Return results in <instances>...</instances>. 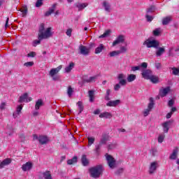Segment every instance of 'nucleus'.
<instances>
[{"instance_id": "1", "label": "nucleus", "mask_w": 179, "mask_h": 179, "mask_svg": "<svg viewBox=\"0 0 179 179\" xmlns=\"http://www.w3.org/2000/svg\"><path fill=\"white\" fill-rule=\"evenodd\" d=\"M52 28L48 27L45 29L44 27V24H41L39 29H38V39L34 40L32 43L33 47H37L38 44L41 43V40H47V38H50L52 37V31H51Z\"/></svg>"}, {"instance_id": "2", "label": "nucleus", "mask_w": 179, "mask_h": 179, "mask_svg": "<svg viewBox=\"0 0 179 179\" xmlns=\"http://www.w3.org/2000/svg\"><path fill=\"white\" fill-rule=\"evenodd\" d=\"M90 173L92 178H99L103 173V166L97 165L96 166L92 167L90 169Z\"/></svg>"}, {"instance_id": "3", "label": "nucleus", "mask_w": 179, "mask_h": 179, "mask_svg": "<svg viewBox=\"0 0 179 179\" xmlns=\"http://www.w3.org/2000/svg\"><path fill=\"white\" fill-rule=\"evenodd\" d=\"M117 79L119 83L114 86V90H115V92H118V90L121 89V86H127V80H125V75L124 73H120L117 76Z\"/></svg>"}, {"instance_id": "4", "label": "nucleus", "mask_w": 179, "mask_h": 179, "mask_svg": "<svg viewBox=\"0 0 179 179\" xmlns=\"http://www.w3.org/2000/svg\"><path fill=\"white\" fill-rule=\"evenodd\" d=\"M143 45H146L147 48H159L160 42L157 40L147 39L143 42Z\"/></svg>"}, {"instance_id": "5", "label": "nucleus", "mask_w": 179, "mask_h": 179, "mask_svg": "<svg viewBox=\"0 0 179 179\" xmlns=\"http://www.w3.org/2000/svg\"><path fill=\"white\" fill-rule=\"evenodd\" d=\"M105 157L106 159L108 167L112 169H114L117 167V161L115 160V159H114V157H113V156L108 154H106Z\"/></svg>"}, {"instance_id": "6", "label": "nucleus", "mask_w": 179, "mask_h": 179, "mask_svg": "<svg viewBox=\"0 0 179 179\" xmlns=\"http://www.w3.org/2000/svg\"><path fill=\"white\" fill-rule=\"evenodd\" d=\"M155 106V99L152 97L150 98V103H148V108L145 109L143 112L144 117H148L149 115V113L152 111V109Z\"/></svg>"}, {"instance_id": "7", "label": "nucleus", "mask_w": 179, "mask_h": 179, "mask_svg": "<svg viewBox=\"0 0 179 179\" xmlns=\"http://www.w3.org/2000/svg\"><path fill=\"white\" fill-rule=\"evenodd\" d=\"M159 167V162H152L150 164L149 167V173L150 174H154V173H156V171L157 170V168Z\"/></svg>"}, {"instance_id": "8", "label": "nucleus", "mask_w": 179, "mask_h": 179, "mask_svg": "<svg viewBox=\"0 0 179 179\" xmlns=\"http://www.w3.org/2000/svg\"><path fill=\"white\" fill-rule=\"evenodd\" d=\"M152 75H153L152 70L150 69L142 70L141 76L142 78H143V79H146L147 80H149V78L151 77Z\"/></svg>"}, {"instance_id": "9", "label": "nucleus", "mask_w": 179, "mask_h": 179, "mask_svg": "<svg viewBox=\"0 0 179 179\" xmlns=\"http://www.w3.org/2000/svg\"><path fill=\"white\" fill-rule=\"evenodd\" d=\"M173 122H174L173 120H169L162 124L163 131L165 134H167L169 132L170 127H171V124H173Z\"/></svg>"}, {"instance_id": "10", "label": "nucleus", "mask_w": 179, "mask_h": 179, "mask_svg": "<svg viewBox=\"0 0 179 179\" xmlns=\"http://www.w3.org/2000/svg\"><path fill=\"white\" fill-rule=\"evenodd\" d=\"M79 51L82 55L87 56L90 54V49L83 45L79 46Z\"/></svg>"}, {"instance_id": "11", "label": "nucleus", "mask_w": 179, "mask_h": 179, "mask_svg": "<svg viewBox=\"0 0 179 179\" xmlns=\"http://www.w3.org/2000/svg\"><path fill=\"white\" fill-rule=\"evenodd\" d=\"M62 69V65H59L57 68L52 69L49 72L50 76L51 78H54V76H55V75H57V73H58L59 71H61Z\"/></svg>"}, {"instance_id": "12", "label": "nucleus", "mask_w": 179, "mask_h": 179, "mask_svg": "<svg viewBox=\"0 0 179 179\" xmlns=\"http://www.w3.org/2000/svg\"><path fill=\"white\" fill-rule=\"evenodd\" d=\"M170 87H166L165 88H162L159 90V96L160 97H166L169 93H170Z\"/></svg>"}, {"instance_id": "13", "label": "nucleus", "mask_w": 179, "mask_h": 179, "mask_svg": "<svg viewBox=\"0 0 179 179\" xmlns=\"http://www.w3.org/2000/svg\"><path fill=\"white\" fill-rule=\"evenodd\" d=\"M38 141L41 145H47V143L50 141L47 136H39Z\"/></svg>"}, {"instance_id": "14", "label": "nucleus", "mask_w": 179, "mask_h": 179, "mask_svg": "<svg viewBox=\"0 0 179 179\" xmlns=\"http://www.w3.org/2000/svg\"><path fill=\"white\" fill-rule=\"evenodd\" d=\"M33 168V163L31 162H26L22 166V171H29Z\"/></svg>"}, {"instance_id": "15", "label": "nucleus", "mask_w": 179, "mask_h": 179, "mask_svg": "<svg viewBox=\"0 0 179 179\" xmlns=\"http://www.w3.org/2000/svg\"><path fill=\"white\" fill-rule=\"evenodd\" d=\"M124 41H125V36L124 35H120L113 43V47H115L117 44H120V43H124Z\"/></svg>"}, {"instance_id": "16", "label": "nucleus", "mask_w": 179, "mask_h": 179, "mask_svg": "<svg viewBox=\"0 0 179 179\" xmlns=\"http://www.w3.org/2000/svg\"><path fill=\"white\" fill-rule=\"evenodd\" d=\"M121 103V101L120 99H117L115 101H109L107 103L106 106L107 107H117L118 104Z\"/></svg>"}, {"instance_id": "17", "label": "nucleus", "mask_w": 179, "mask_h": 179, "mask_svg": "<svg viewBox=\"0 0 179 179\" xmlns=\"http://www.w3.org/2000/svg\"><path fill=\"white\" fill-rule=\"evenodd\" d=\"M87 5H89L87 3H82L77 2L74 4V6H76V8H78V10L80 11L83 10V9H85V8L87 6Z\"/></svg>"}, {"instance_id": "18", "label": "nucleus", "mask_w": 179, "mask_h": 179, "mask_svg": "<svg viewBox=\"0 0 179 179\" xmlns=\"http://www.w3.org/2000/svg\"><path fill=\"white\" fill-rule=\"evenodd\" d=\"M178 156V148H176L173 150L172 154L170 155L169 159L171 160H176Z\"/></svg>"}, {"instance_id": "19", "label": "nucleus", "mask_w": 179, "mask_h": 179, "mask_svg": "<svg viewBox=\"0 0 179 179\" xmlns=\"http://www.w3.org/2000/svg\"><path fill=\"white\" fill-rule=\"evenodd\" d=\"M157 50L156 51L157 57H162L164 52H166V48L164 47L157 48Z\"/></svg>"}, {"instance_id": "20", "label": "nucleus", "mask_w": 179, "mask_h": 179, "mask_svg": "<svg viewBox=\"0 0 179 179\" xmlns=\"http://www.w3.org/2000/svg\"><path fill=\"white\" fill-rule=\"evenodd\" d=\"M99 118L110 119V118H113V114L108 112H103L99 114Z\"/></svg>"}, {"instance_id": "21", "label": "nucleus", "mask_w": 179, "mask_h": 179, "mask_svg": "<svg viewBox=\"0 0 179 179\" xmlns=\"http://www.w3.org/2000/svg\"><path fill=\"white\" fill-rule=\"evenodd\" d=\"M136 80V75H135V74H129V75H127V78L126 80L129 83H131L134 82Z\"/></svg>"}, {"instance_id": "22", "label": "nucleus", "mask_w": 179, "mask_h": 179, "mask_svg": "<svg viewBox=\"0 0 179 179\" xmlns=\"http://www.w3.org/2000/svg\"><path fill=\"white\" fill-rule=\"evenodd\" d=\"M55 8H57V4H53L49 10L45 13V16H50L52 13H54L55 11Z\"/></svg>"}, {"instance_id": "23", "label": "nucleus", "mask_w": 179, "mask_h": 179, "mask_svg": "<svg viewBox=\"0 0 179 179\" xmlns=\"http://www.w3.org/2000/svg\"><path fill=\"white\" fill-rule=\"evenodd\" d=\"M55 8H57V4H53L49 10L45 13V16H50L52 13H54L55 11Z\"/></svg>"}, {"instance_id": "24", "label": "nucleus", "mask_w": 179, "mask_h": 179, "mask_svg": "<svg viewBox=\"0 0 179 179\" xmlns=\"http://www.w3.org/2000/svg\"><path fill=\"white\" fill-rule=\"evenodd\" d=\"M75 66V63L73 62H71L69 64V66H67L65 69H64V72L66 73H69V72H71V71H72L73 68H74Z\"/></svg>"}, {"instance_id": "25", "label": "nucleus", "mask_w": 179, "mask_h": 179, "mask_svg": "<svg viewBox=\"0 0 179 179\" xmlns=\"http://www.w3.org/2000/svg\"><path fill=\"white\" fill-rule=\"evenodd\" d=\"M44 105V102H43V99H38L35 104V110H40V107Z\"/></svg>"}, {"instance_id": "26", "label": "nucleus", "mask_w": 179, "mask_h": 179, "mask_svg": "<svg viewBox=\"0 0 179 179\" xmlns=\"http://www.w3.org/2000/svg\"><path fill=\"white\" fill-rule=\"evenodd\" d=\"M104 50V45L102 43L99 44L97 48L95 49V54H100V52H103V50Z\"/></svg>"}, {"instance_id": "27", "label": "nucleus", "mask_w": 179, "mask_h": 179, "mask_svg": "<svg viewBox=\"0 0 179 179\" xmlns=\"http://www.w3.org/2000/svg\"><path fill=\"white\" fill-rule=\"evenodd\" d=\"M162 28H157L152 31V34L155 37H159L162 34Z\"/></svg>"}, {"instance_id": "28", "label": "nucleus", "mask_w": 179, "mask_h": 179, "mask_svg": "<svg viewBox=\"0 0 179 179\" xmlns=\"http://www.w3.org/2000/svg\"><path fill=\"white\" fill-rule=\"evenodd\" d=\"M148 80H150L152 83H159V77L153 76L152 74L151 77L149 78Z\"/></svg>"}, {"instance_id": "29", "label": "nucleus", "mask_w": 179, "mask_h": 179, "mask_svg": "<svg viewBox=\"0 0 179 179\" xmlns=\"http://www.w3.org/2000/svg\"><path fill=\"white\" fill-rule=\"evenodd\" d=\"M28 94L27 93H24L23 95L20 96L19 103H24V101H27Z\"/></svg>"}, {"instance_id": "30", "label": "nucleus", "mask_w": 179, "mask_h": 179, "mask_svg": "<svg viewBox=\"0 0 179 179\" xmlns=\"http://www.w3.org/2000/svg\"><path fill=\"white\" fill-rule=\"evenodd\" d=\"M43 177L45 179H52V176H51V173L50 172V171H47L43 173Z\"/></svg>"}, {"instance_id": "31", "label": "nucleus", "mask_w": 179, "mask_h": 179, "mask_svg": "<svg viewBox=\"0 0 179 179\" xmlns=\"http://www.w3.org/2000/svg\"><path fill=\"white\" fill-rule=\"evenodd\" d=\"M88 94H89L90 103H93V101H94V91L90 90L88 92Z\"/></svg>"}, {"instance_id": "32", "label": "nucleus", "mask_w": 179, "mask_h": 179, "mask_svg": "<svg viewBox=\"0 0 179 179\" xmlns=\"http://www.w3.org/2000/svg\"><path fill=\"white\" fill-rule=\"evenodd\" d=\"M171 20V16L166 17L162 20V24L164 26H166L170 22Z\"/></svg>"}, {"instance_id": "33", "label": "nucleus", "mask_w": 179, "mask_h": 179, "mask_svg": "<svg viewBox=\"0 0 179 179\" xmlns=\"http://www.w3.org/2000/svg\"><path fill=\"white\" fill-rule=\"evenodd\" d=\"M107 141H108V136H107V135H103L101 138L99 143L101 145H106V143H107Z\"/></svg>"}, {"instance_id": "34", "label": "nucleus", "mask_w": 179, "mask_h": 179, "mask_svg": "<svg viewBox=\"0 0 179 179\" xmlns=\"http://www.w3.org/2000/svg\"><path fill=\"white\" fill-rule=\"evenodd\" d=\"M97 80V76L90 77V78L85 80V81L87 82V83H93L94 82H96Z\"/></svg>"}, {"instance_id": "35", "label": "nucleus", "mask_w": 179, "mask_h": 179, "mask_svg": "<svg viewBox=\"0 0 179 179\" xmlns=\"http://www.w3.org/2000/svg\"><path fill=\"white\" fill-rule=\"evenodd\" d=\"M77 106L78 107V110H79V113L78 114H80L82 113V111H83L85 107L83 106V103H82V101H78L77 103Z\"/></svg>"}, {"instance_id": "36", "label": "nucleus", "mask_w": 179, "mask_h": 179, "mask_svg": "<svg viewBox=\"0 0 179 179\" xmlns=\"http://www.w3.org/2000/svg\"><path fill=\"white\" fill-rule=\"evenodd\" d=\"M81 162L83 165L87 166L89 164V160H87V158L86 157V155H83L81 158Z\"/></svg>"}, {"instance_id": "37", "label": "nucleus", "mask_w": 179, "mask_h": 179, "mask_svg": "<svg viewBox=\"0 0 179 179\" xmlns=\"http://www.w3.org/2000/svg\"><path fill=\"white\" fill-rule=\"evenodd\" d=\"M78 162V157H73V159L67 161V164H75Z\"/></svg>"}, {"instance_id": "38", "label": "nucleus", "mask_w": 179, "mask_h": 179, "mask_svg": "<svg viewBox=\"0 0 179 179\" xmlns=\"http://www.w3.org/2000/svg\"><path fill=\"white\" fill-rule=\"evenodd\" d=\"M110 33H111V31L107 30L102 35L99 36V38H106L110 36Z\"/></svg>"}, {"instance_id": "39", "label": "nucleus", "mask_w": 179, "mask_h": 179, "mask_svg": "<svg viewBox=\"0 0 179 179\" xmlns=\"http://www.w3.org/2000/svg\"><path fill=\"white\" fill-rule=\"evenodd\" d=\"M101 146H103V145L101 144L100 143L95 146L94 152L96 155H99L100 153V150L101 149Z\"/></svg>"}, {"instance_id": "40", "label": "nucleus", "mask_w": 179, "mask_h": 179, "mask_svg": "<svg viewBox=\"0 0 179 179\" xmlns=\"http://www.w3.org/2000/svg\"><path fill=\"white\" fill-rule=\"evenodd\" d=\"M67 94L69 97H72V94H73V88H72L71 86L68 87Z\"/></svg>"}, {"instance_id": "41", "label": "nucleus", "mask_w": 179, "mask_h": 179, "mask_svg": "<svg viewBox=\"0 0 179 179\" xmlns=\"http://www.w3.org/2000/svg\"><path fill=\"white\" fill-rule=\"evenodd\" d=\"M88 139V146H91L94 143V141H96V138L93 136L92 137H87Z\"/></svg>"}, {"instance_id": "42", "label": "nucleus", "mask_w": 179, "mask_h": 179, "mask_svg": "<svg viewBox=\"0 0 179 179\" xmlns=\"http://www.w3.org/2000/svg\"><path fill=\"white\" fill-rule=\"evenodd\" d=\"M164 138H166V135H164V134H159L158 136L159 143H163V141H164Z\"/></svg>"}, {"instance_id": "43", "label": "nucleus", "mask_w": 179, "mask_h": 179, "mask_svg": "<svg viewBox=\"0 0 179 179\" xmlns=\"http://www.w3.org/2000/svg\"><path fill=\"white\" fill-rule=\"evenodd\" d=\"M103 6L105 8V10L106 12H110V6L108 3H107L106 1H104L103 3Z\"/></svg>"}, {"instance_id": "44", "label": "nucleus", "mask_w": 179, "mask_h": 179, "mask_svg": "<svg viewBox=\"0 0 179 179\" xmlns=\"http://www.w3.org/2000/svg\"><path fill=\"white\" fill-rule=\"evenodd\" d=\"M156 10V7L155 6H151L149 8L147 9V14L153 13Z\"/></svg>"}, {"instance_id": "45", "label": "nucleus", "mask_w": 179, "mask_h": 179, "mask_svg": "<svg viewBox=\"0 0 179 179\" xmlns=\"http://www.w3.org/2000/svg\"><path fill=\"white\" fill-rule=\"evenodd\" d=\"M110 57H117L120 55V52L118 50L112 51L109 53Z\"/></svg>"}, {"instance_id": "46", "label": "nucleus", "mask_w": 179, "mask_h": 179, "mask_svg": "<svg viewBox=\"0 0 179 179\" xmlns=\"http://www.w3.org/2000/svg\"><path fill=\"white\" fill-rule=\"evenodd\" d=\"M127 47L124 46H121L120 47V50H118L119 51V54H124V52H126L127 51Z\"/></svg>"}, {"instance_id": "47", "label": "nucleus", "mask_w": 179, "mask_h": 179, "mask_svg": "<svg viewBox=\"0 0 179 179\" xmlns=\"http://www.w3.org/2000/svg\"><path fill=\"white\" fill-rule=\"evenodd\" d=\"M34 65V62H28L24 64V66H26L27 68H30L31 66H33Z\"/></svg>"}, {"instance_id": "48", "label": "nucleus", "mask_w": 179, "mask_h": 179, "mask_svg": "<svg viewBox=\"0 0 179 179\" xmlns=\"http://www.w3.org/2000/svg\"><path fill=\"white\" fill-rule=\"evenodd\" d=\"M3 163L4 164V166H8V164H10V163H12V160H10V159L9 158H7L3 160Z\"/></svg>"}, {"instance_id": "49", "label": "nucleus", "mask_w": 179, "mask_h": 179, "mask_svg": "<svg viewBox=\"0 0 179 179\" xmlns=\"http://www.w3.org/2000/svg\"><path fill=\"white\" fill-rule=\"evenodd\" d=\"M141 66H131V71L136 72V71H140Z\"/></svg>"}, {"instance_id": "50", "label": "nucleus", "mask_w": 179, "mask_h": 179, "mask_svg": "<svg viewBox=\"0 0 179 179\" xmlns=\"http://www.w3.org/2000/svg\"><path fill=\"white\" fill-rule=\"evenodd\" d=\"M145 18L147 20V22H152V20H153V16L148 13L145 15Z\"/></svg>"}, {"instance_id": "51", "label": "nucleus", "mask_w": 179, "mask_h": 179, "mask_svg": "<svg viewBox=\"0 0 179 179\" xmlns=\"http://www.w3.org/2000/svg\"><path fill=\"white\" fill-rule=\"evenodd\" d=\"M20 11L22 13V17H26V15H27V7H25L24 9H21Z\"/></svg>"}, {"instance_id": "52", "label": "nucleus", "mask_w": 179, "mask_h": 179, "mask_svg": "<svg viewBox=\"0 0 179 179\" xmlns=\"http://www.w3.org/2000/svg\"><path fill=\"white\" fill-rule=\"evenodd\" d=\"M138 66H140V69H141V68H143V69H148V63L143 62V63H141V65H139Z\"/></svg>"}, {"instance_id": "53", "label": "nucleus", "mask_w": 179, "mask_h": 179, "mask_svg": "<svg viewBox=\"0 0 179 179\" xmlns=\"http://www.w3.org/2000/svg\"><path fill=\"white\" fill-rule=\"evenodd\" d=\"M22 109H23V106L20 105V106H18L17 107V110H16V111H15V112H17V113H18L21 114V113H22Z\"/></svg>"}, {"instance_id": "54", "label": "nucleus", "mask_w": 179, "mask_h": 179, "mask_svg": "<svg viewBox=\"0 0 179 179\" xmlns=\"http://www.w3.org/2000/svg\"><path fill=\"white\" fill-rule=\"evenodd\" d=\"M43 5V0H37L36 3V8H40Z\"/></svg>"}, {"instance_id": "55", "label": "nucleus", "mask_w": 179, "mask_h": 179, "mask_svg": "<svg viewBox=\"0 0 179 179\" xmlns=\"http://www.w3.org/2000/svg\"><path fill=\"white\" fill-rule=\"evenodd\" d=\"M6 108V103L2 102L0 104V110H5Z\"/></svg>"}, {"instance_id": "56", "label": "nucleus", "mask_w": 179, "mask_h": 179, "mask_svg": "<svg viewBox=\"0 0 179 179\" xmlns=\"http://www.w3.org/2000/svg\"><path fill=\"white\" fill-rule=\"evenodd\" d=\"M169 107H173L174 106V99H171L168 101Z\"/></svg>"}, {"instance_id": "57", "label": "nucleus", "mask_w": 179, "mask_h": 179, "mask_svg": "<svg viewBox=\"0 0 179 179\" xmlns=\"http://www.w3.org/2000/svg\"><path fill=\"white\" fill-rule=\"evenodd\" d=\"M66 34L69 37H71L72 36V29H67V31H66Z\"/></svg>"}, {"instance_id": "58", "label": "nucleus", "mask_w": 179, "mask_h": 179, "mask_svg": "<svg viewBox=\"0 0 179 179\" xmlns=\"http://www.w3.org/2000/svg\"><path fill=\"white\" fill-rule=\"evenodd\" d=\"M122 173H124L123 168L118 169L115 172L116 174H122Z\"/></svg>"}, {"instance_id": "59", "label": "nucleus", "mask_w": 179, "mask_h": 179, "mask_svg": "<svg viewBox=\"0 0 179 179\" xmlns=\"http://www.w3.org/2000/svg\"><path fill=\"white\" fill-rule=\"evenodd\" d=\"M172 69H173V75H178V73H179V69L173 68Z\"/></svg>"}, {"instance_id": "60", "label": "nucleus", "mask_w": 179, "mask_h": 179, "mask_svg": "<svg viewBox=\"0 0 179 179\" xmlns=\"http://www.w3.org/2000/svg\"><path fill=\"white\" fill-rule=\"evenodd\" d=\"M35 55H36V52H31L27 55V57L31 58H34Z\"/></svg>"}, {"instance_id": "61", "label": "nucleus", "mask_w": 179, "mask_h": 179, "mask_svg": "<svg viewBox=\"0 0 179 179\" xmlns=\"http://www.w3.org/2000/svg\"><path fill=\"white\" fill-rule=\"evenodd\" d=\"M20 115V113L18 112H14L13 114V118H17Z\"/></svg>"}, {"instance_id": "62", "label": "nucleus", "mask_w": 179, "mask_h": 179, "mask_svg": "<svg viewBox=\"0 0 179 179\" xmlns=\"http://www.w3.org/2000/svg\"><path fill=\"white\" fill-rule=\"evenodd\" d=\"M151 153H152V156H156V155H157V150H156V149H152V150H151Z\"/></svg>"}, {"instance_id": "63", "label": "nucleus", "mask_w": 179, "mask_h": 179, "mask_svg": "<svg viewBox=\"0 0 179 179\" xmlns=\"http://www.w3.org/2000/svg\"><path fill=\"white\" fill-rule=\"evenodd\" d=\"M115 148V144H110L108 147V150L114 149Z\"/></svg>"}, {"instance_id": "64", "label": "nucleus", "mask_w": 179, "mask_h": 179, "mask_svg": "<svg viewBox=\"0 0 179 179\" xmlns=\"http://www.w3.org/2000/svg\"><path fill=\"white\" fill-rule=\"evenodd\" d=\"M155 67L157 68V69H160V68H162V64L155 63Z\"/></svg>"}]
</instances>
